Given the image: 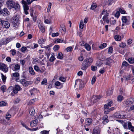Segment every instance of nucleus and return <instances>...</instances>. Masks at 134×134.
<instances>
[{
	"label": "nucleus",
	"mask_w": 134,
	"mask_h": 134,
	"mask_svg": "<svg viewBox=\"0 0 134 134\" xmlns=\"http://www.w3.org/2000/svg\"><path fill=\"white\" fill-rule=\"evenodd\" d=\"M40 134H49V131L47 130H43L40 132Z\"/></svg>",
	"instance_id": "3c124183"
},
{
	"label": "nucleus",
	"mask_w": 134,
	"mask_h": 134,
	"mask_svg": "<svg viewBox=\"0 0 134 134\" xmlns=\"http://www.w3.org/2000/svg\"><path fill=\"white\" fill-rule=\"evenodd\" d=\"M106 1V4L108 5H111L112 4V2L113 0H105Z\"/></svg>",
	"instance_id": "f704fd0d"
},
{
	"label": "nucleus",
	"mask_w": 134,
	"mask_h": 134,
	"mask_svg": "<svg viewBox=\"0 0 134 134\" xmlns=\"http://www.w3.org/2000/svg\"><path fill=\"white\" fill-rule=\"evenodd\" d=\"M44 41L45 39L43 38H42L39 40L38 42L40 44H42L44 43Z\"/></svg>",
	"instance_id": "a18cd8bd"
},
{
	"label": "nucleus",
	"mask_w": 134,
	"mask_h": 134,
	"mask_svg": "<svg viewBox=\"0 0 134 134\" xmlns=\"http://www.w3.org/2000/svg\"><path fill=\"white\" fill-rule=\"evenodd\" d=\"M22 3L23 4L24 12L26 15L29 14L27 10L29 9V7L27 4V3L25 1L23 0L21 1Z\"/></svg>",
	"instance_id": "20e7f679"
},
{
	"label": "nucleus",
	"mask_w": 134,
	"mask_h": 134,
	"mask_svg": "<svg viewBox=\"0 0 134 134\" xmlns=\"http://www.w3.org/2000/svg\"><path fill=\"white\" fill-rule=\"evenodd\" d=\"M123 103L124 105L127 107L131 106L134 104V98H131L126 101H124Z\"/></svg>",
	"instance_id": "f03ea898"
},
{
	"label": "nucleus",
	"mask_w": 134,
	"mask_h": 134,
	"mask_svg": "<svg viewBox=\"0 0 134 134\" xmlns=\"http://www.w3.org/2000/svg\"><path fill=\"white\" fill-rule=\"evenodd\" d=\"M93 98H94L93 102V103L97 102V101L99 100L101 98V97L99 96H94Z\"/></svg>",
	"instance_id": "a211bd4d"
},
{
	"label": "nucleus",
	"mask_w": 134,
	"mask_h": 134,
	"mask_svg": "<svg viewBox=\"0 0 134 134\" xmlns=\"http://www.w3.org/2000/svg\"><path fill=\"white\" fill-rule=\"evenodd\" d=\"M29 71L31 75H34V71L32 67H30L29 68Z\"/></svg>",
	"instance_id": "393cba45"
},
{
	"label": "nucleus",
	"mask_w": 134,
	"mask_h": 134,
	"mask_svg": "<svg viewBox=\"0 0 134 134\" xmlns=\"http://www.w3.org/2000/svg\"><path fill=\"white\" fill-rule=\"evenodd\" d=\"M85 46V48L88 51L90 50L91 49V47L90 46L87 44H85L84 45Z\"/></svg>",
	"instance_id": "7c9ffc66"
},
{
	"label": "nucleus",
	"mask_w": 134,
	"mask_h": 134,
	"mask_svg": "<svg viewBox=\"0 0 134 134\" xmlns=\"http://www.w3.org/2000/svg\"><path fill=\"white\" fill-rule=\"evenodd\" d=\"M96 5L95 4H93L91 5V8L93 10L96 8Z\"/></svg>",
	"instance_id": "13d9d810"
},
{
	"label": "nucleus",
	"mask_w": 134,
	"mask_h": 134,
	"mask_svg": "<svg viewBox=\"0 0 134 134\" xmlns=\"http://www.w3.org/2000/svg\"><path fill=\"white\" fill-rule=\"evenodd\" d=\"M7 103L4 101H1L0 102V106H3L6 105Z\"/></svg>",
	"instance_id": "8fccbe9b"
},
{
	"label": "nucleus",
	"mask_w": 134,
	"mask_h": 134,
	"mask_svg": "<svg viewBox=\"0 0 134 134\" xmlns=\"http://www.w3.org/2000/svg\"><path fill=\"white\" fill-rule=\"evenodd\" d=\"M52 46L53 44L52 43H51L48 45L44 46V48L45 49H48V51L49 52H50L51 50L50 47H52Z\"/></svg>",
	"instance_id": "b1692460"
},
{
	"label": "nucleus",
	"mask_w": 134,
	"mask_h": 134,
	"mask_svg": "<svg viewBox=\"0 0 134 134\" xmlns=\"http://www.w3.org/2000/svg\"><path fill=\"white\" fill-rule=\"evenodd\" d=\"M59 79L60 81L63 82H65V81L66 79L64 77H59Z\"/></svg>",
	"instance_id": "bf43d9fd"
},
{
	"label": "nucleus",
	"mask_w": 134,
	"mask_h": 134,
	"mask_svg": "<svg viewBox=\"0 0 134 134\" xmlns=\"http://www.w3.org/2000/svg\"><path fill=\"white\" fill-rule=\"evenodd\" d=\"M41 84L47 85V80L46 79L44 78L43 79V80L41 82Z\"/></svg>",
	"instance_id": "c9c22d12"
},
{
	"label": "nucleus",
	"mask_w": 134,
	"mask_h": 134,
	"mask_svg": "<svg viewBox=\"0 0 134 134\" xmlns=\"http://www.w3.org/2000/svg\"><path fill=\"white\" fill-rule=\"evenodd\" d=\"M121 124H122L124 128L125 129H128L127 127V124L126 123L124 122L123 121V122H122V123Z\"/></svg>",
	"instance_id": "603ef678"
},
{
	"label": "nucleus",
	"mask_w": 134,
	"mask_h": 134,
	"mask_svg": "<svg viewBox=\"0 0 134 134\" xmlns=\"http://www.w3.org/2000/svg\"><path fill=\"white\" fill-rule=\"evenodd\" d=\"M21 88L18 85H16L13 89V92L15 94L17 93L18 91L20 90Z\"/></svg>",
	"instance_id": "f8f14e48"
},
{
	"label": "nucleus",
	"mask_w": 134,
	"mask_h": 134,
	"mask_svg": "<svg viewBox=\"0 0 134 134\" xmlns=\"http://www.w3.org/2000/svg\"><path fill=\"white\" fill-rule=\"evenodd\" d=\"M96 79V76H93L92 79L91 83L93 84L95 82Z\"/></svg>",
	"instance_id": "49530a36"
},
{
	"label": "nucleus",
	"mask_w": 134,
	"mask_h": 134,
	"mask_svg": "<svg viewBox=\"0 0 134 134\" xmlns=\"http://www.w3.org/2000/svg\"><path fill=\"white\" fill-rule=\"evenodd\" d=\"M114 38L116 41H120L121 39V37L119 35H116L115 36Z\"/></svg>",
	"instance_id": "a878e982"
},
{
	"label": "nucleus",
	"mask_w": 134,
	"mask_h": 134,
	"mask_svg": "<svg viewBox=\"0 0 134 134\" xmlns=\"http://www.w3.org/2000/svg\"><path fill=\"white\" fill-rule=\"evenodd\" d=\"M113 115L114 117L116 118H122L124 116L121 115L120 113L118 112H116Z\"/></svg>",
	"instance_id": "9b49d317"
},
{
	"label": "nucleus",
	"mask_w": 134,
	"mask_h": 134,
	"mask_svg": "<svg viewBox=\"0 0 134 134\" xmlns=\"http://www.w3.org/2000/svg\"><path fill=\"white\" fill-rule=\"evenodd\" d=\"M123 99V97L121 95L118 96L117 98V100L118 101L121 102Z\"/></svg>",
	"instance_id": "e433bc0d"
},
{
	"label": "nucleus",
	"mask_w": 134,
	"mask_h": 134,
	"mask_svg": "<svg viewBox=\"0 0 134 134\" xmlns=\"http://www.w3.org/2000/svg\"><path fill=\"white\" fill-rule=\"evenodd\" d=\"M0 69L5 72H7L8 71L7 66L2 63H0Z\"/></svg>",
	"instance_id": "0eeeda50"
},
{
	"label": "nucleus",
	"mask_w": 134,
	"mask_h": 134,
	"mask_svg": "<svg viewBox=\"0 0 134 134\" xmlns=\"http://www.w3.org/2000/svg\"><path fill=\"white\" fill-rule=\"evenodd\" d=\"M122 20L123 23H125L127 25H129L130 23V21L127 20L125 16H122Z\"/></svg>",
	"instance_id": "2eb2a0df"
},
{
	"label": "nucleus",
	"mask_w": 134,
	"mask_h": 134,
	"mask_svg": "<svg viewBox=\"0 0 134 134\" xmlns=\"http://www.w3.org/2000/svg\"><path fill=\"white\" fill-rule=\"evenodd\" d=\"M61 83L59 81H57L55 83V85L57 86H59L60 85Z\"/></svg>",
	"instance_id": "774afa93"
},
{
	"label": "nucleus",
	"mask_w": 134,
	"mask_h": 134,
	"mask_svg": "<svg viewBox=\"0 0 134 134\" xmlns=\"http://www.w3.org/2000/svg\"><path fill=\"white\" fill-rule=\"evenodd\" d=\"M10 52H11L12 55L14 56L16 54V51L15 49H12L10 51Z\"/></svg>",
	"instance_id": "58836bf2"
},
{
	"label": "nucleus",
	"mask_w": 134,
	"mask_h": 134,
	"mask_svg": "<svg viewBox=\"0 0 134 134\" xmlns=\"http://www.w3.org/2000/svg\"><path fill=\"white\" fill-rule=\"evenodd\" d=\"M90 66L84 60L82 62L81 66V69L83 70H86Z\"/></svg>",
	"instance_id": "1a4fd4ad"
},
{
	"label": "nucleus",
	"mask_w": 134,
	"mask_h": 134,
	"mask_svg": "<svg viewBox=\"0 0 134 134\" xmlns=\"http://www.w3.org/2000/svg\"><path fill=\"white\" fill-rule=\"evenodd\" d=\"M13 39V38H12L8 37L6 39V42L8 43L12 41Z\"/></svg>",
	"instance_id": "de8ad7c7"
},
{
	"label": "nucleus",
	"mask_w": 134,
	"mask_h": 134,
	"mask_svg": "<svg viewBox=\"0 0 134 134\" xmlns=\"http://www.w3.org/2000/svg\"><path fill=\"white\" fill-rule=\"evenodd\" d=\"M21 64H22L23 66H24L25 63V61L24 59H21L20 61Z\"/></svg>",
	"instance_id": "4d7b16f0"
},
{
	"label": "nucleus",
	"mask_w": 134,
	"mask_h": 134,
	"mask_svg": "<svg viewBox=\"0 0 134 134\" xmlns=\"http://www.w3.org/2000/svg\"><path fill=\"white\" fill-rule=\"evenodd\" d=\"M57 57L58 58L60 59H62L63 58V54L62 52H60L58 53Z\"/></svg>",
	"instance_id": "c756f323"
},
{
	"label": "nucleus",
	"mask_w": 134,
	"mask_h": 134,
	"mask_svg": "<svg viewBox=\"0 0 134 134\" xmlns=\"http://www.w3.org/2000/svg\"><path fill=\"white\" fill-rule=\"evenodd\" d=\"M92 123V120L91 119L89 118H87L85 120V125L87 126L90 125Z\"/></svg>",
	"instance_id": "f3484780"
},
{
	"label": "nucleus",
	"mask_w": 134,
	"mask_h": 134,
	"mask_svg": "<svg viewBox=\"0 0 134 134\" xmlns=\"http://www.w3.org/2000/svg\"><path fill=\"white\" fill-rule=\"evenodd\" d=\"M59 48V46L58 45H55L53 47V49L55 51L58 50Z\"/></svg>",
	"instance_id": "79ce46f5"
},
{
	"label": "nucleus",
	"mask_w": 134,
	"mask_h": 134,
	"mask_svg": "<svg viewBox=\"0 0 134 134\" xmlns=\"http://www.w3.org/2000/svg\"><path fill=\"white\" fill-rule=\"evenodd\" d=\"M132 76L131 75H129L125 77V79L126 81H128L131 80V77Z\"/></svg>",
	"instance_id": "864d4df0"
},
{
	"label": "nucleus",
	"mask_w": 134,
	"mask_h": 134,
	"mask_svg": "<svg viewBox=\"0 0 134 134\" xmlns=\"http://www.w3.org/2000/svg\"><path fill=\"white\" fill-rule=\"evenodd\" d=\"M19 18L17 15H15L11 18L10 22L13 26V27H15L16 26L18 22Z\"/></svg>",
	"instance_id": "7ed1b4c3"
},
{
	"label": "nucleus",
	"mask_w": 134,
	"mask_h": 134,
	"mask_svg": "<svg viewBox=\"0 0 134 134\" xmlns=\"http://www.w3.org/2000/svg\"><path fill=\"white\" fill-rule=\"evenodd\" d=\"M126 44L125 43H122L120 44V46L121 47L124 48L126 46Z\"/></svg>",
	"instance_id": "052dcab7"
},
{
	"label": "nucleus",
	"mask_w": 134,
	"mask_h": 134,
	"mask_svg": "<svg viewBox=\"0 0 134 134\" xmlns=\"http://www.w3.org/2000/svg\"><path fill=\"white\" fill-rule=\"evenodd\" d=\"M37 123V121L36 120L32 121H31L30 125L32 127H35Z\"/></svg>",
	"instance_id": "aec40b11"
},
{
	"label": "nucleus",
	"mask_w": 134,
	"mask_h": 134,
	"mask_svg": "<svg viewBox=\"0 0 134 134\" xmlns=\"http://www.w3.org/2000/svg\"><path fill=\"white\" fill-rule=\"evenodd\" d=\"M119 12H120L121 14H125L126 12L125 10L123 8H120L119 9Z\"/></svg>",
	"instance_id": "4c0bfd02"
},
{
	"label": "nucleus",
	"mask_w": 134,
	"mask_h": 134,
	"mask_svg": "<svg viewBox=\"0 0 134 134\" xmlns=\"http://www.w3.org/2000/svg\"><path fill=\"white\" fill-rule=\"evenodd\" d=\"M20 82L25 87L31 85L33 83L32 81H27L25 79H21L20 81Z\"/></svg>",
	"instance_id": "423d86ee"
},
{
	"label": "nucleus",
	"mask_w": 134,
	"mask_h": 134,
	"mask_svg": "<svg viewBox=\"0 0 134 134\" xmlns=\"http://www.w3.org/2000/svg\"><path fill=\"white\" fill-rule=\"evenodd\" d=\"M107 13V10L105 9H103L102 13L100 14V16H101L103 14H105Z\"/></svg>",
	"instance_id": "680f3d73"
},
{
	"label": "nucleus",
	"mask_w": 134,
	"mask_h": 134,
	"mask_svg": "<svg viewBox=\"0 0 134 134\" xmlns=\"http://www.w3.org/2000/svg\"><path fill=\"white\" fill-rule=\"evenodd\" d=\"M10 14L9 12L6 8H4L2 10H0V15L4 16H6Z\"/></svg>",
	"instance_id": "39448f33"
},
{
	"label": "nucleus",
	"mask_w": 134,
	"mask_h": 134,
	"mask_svg": "<svg viewBox=\"0 0 134 134\" xmlns=\"http://www.w3.org/2000/svg\"><path fill=\"white\" fill-rule=\"evenodd\" d=\"M27 48L24 46H23L22 47L21 49V51L22 52H25V51H26Z\"/></svg>",
	"instance_id": "e2e57ef3"
},
{
	"label": "nucleus",
	"mask_w": 134,
	"mask_h": 134,
	"mask_svg": "<svg viewBox=\"0 0 134 134\" xmlns=\"http://www.w3.org/2000/svg\"><path fill=\"white\" fill-rule=\"evenodd\" d=\"M97 69V67L96 66L92 65L91 67V70L93 71H95Z\"/></svg>",
	"instance_id": "c03bdc74"
},
{
	"label": "nucleus",
	"mask_w": 134,
	"mask_h": 134,
	"mask_svg": "<svg viewBox=\"0 0 134 134\" xmlns=\"http://www.w3.org/2000/svg\"><path fill=\"white\" fill-rule=\"evenodd\" d=\"M104 112L105 114H107L109 113L110 112L109 109H104Z\"/></svg>",
	"instance_id": "338daca9"
},
{
	"label": "nucleus",
	"mask_w": 134,
	"mask_h": 134,
	"mask_svg": "<svg viewBox=\"0 0 134 134\" xmlns=\"http://www.w3.org/2000/svg\"><path fill=\"white\" fill-rule=\"evenodd\" d=\"M92 134H100V132L96 128H94L93 130Z\"/></svg>",
	"instance_id": "bb28decb"
},
{
	"label": "nucleus",
	"mask_w": 134,
	"mask_h": 134,
	"mask_svg": "<svg viewBox=\"0 0 134 134\" xmlns=\"http://www.w3.org/2000/svg\"><path fill=\"white\" fill-rule=\"evenodd\" d=\"M113 48L112 47H110L108 49V52L110 54L112 53L113 52Z\"/></svg>",
	"instance_id": "6e6d98bb"
},
{
	"label": "nucleus",
	"mask_w": 134,
	"mask_h": 134,
	"mask_svg": "<svg viewBox=\"0 0 134 134\" xmlns=\"http://www.w3.org/2000/svg\"><path fill=\"white\" fill-rule=\"evenodd\" d=\"M107 45V44L106 43H104L100 45L99 48L101 49H103L105 47H106Z\"/></svg>",
	"instance_id": "2f4dec72"
},
{
	"label": "nucleus",
	"mask_w": 134,
	"mask_h": 134,
	"mask_svg": "<svg viewBox=\"0 0 134 134\" xmlns=\"http://www.w3.org/2000/svg\"><path fill=\"white\" fill-rule=\"evenodd\" d=\"M1 75L2 76L1 77L2 78V81L4 82H5L6 81L7 78L6 76L4 75L2 73H1Z\"/></svg>",
	"instance_id": "72a5a7b5"
},
{
	"label": "nucleus",
	"mask_w": 134,
	"mask_h": 134,
	"mask_svg": "<svg viewBox=\"0 0 134 134\" xmlns=\"http://www.w3.org/2000/svg\"><path fill=\"white\" fill-rule=\"evenodd\" d=\"M128 62L131 64H132L134 62V59L133 58H130L128 60Z\"/></svg>",
	"instance_id": "473e14b6"
},
{
	"label": "nucleus",
	"mask_w": 134,
	"mask_h": 134,
	"mask_svg": "<svg viewBox=\"0 0 134 134\" xmlns=\"http://www.w3.org/2000/svg\"><path fill=\"white\" fill-rule=\"evenodd\" d=\"M127 125L128 129L134 133V127L132 125L131 122L130 121L128 122Z\"/></svg>",
	"instance_id": "4468645a"
},
{
	"label": "nucleus",
	"mask_w": 134,
	"mask_h": 134,
	"mask_svg": "<svg viewBox=\"0 0 134 134\" xmlns=\"http://www.w3.org/2000/svg\"><path fill=\"white\" fill-rule=\"evenodd\" d=\"M20 68V65L19 64H17L15 65L14 67V70L15 71H17L19 70Z\"/></svg>",
	"instance_id": "5701e85b"
},
{
	"label": "nucleus",
	"mask_w": 134,
	"mask_h": 134,
	"mask_svg": "<svg viewBox=\"0 0 134 134\" xmlns=\"http://www.w3.org/2000/svg\"><path fill=\"white\" fill-rule=\"evenodd\" d=\"M83 25L84 24L83 22H80L79 25V27L80 29H82L83 28Z\"/></svg>",
	"instance_id": "09e8293b"
},
{
	"label": "nucleus",
	"mask_w": 134,
	"mask_h": 134,
	"mask_svg": "<svg viewBox=\"0 0 134 134\" xmlns=\"http://www.w3.org/2000/svg\"><path fill=\"white\" fill-rule=\"evenodd\" d=\"M7 44L6 41V39L4 40V39H3L2 40V44H0V46H1L2 44Z\"/></svg>",
	"instance_id": "a19ab883"
},
{
	"label": "nucleus",
	"mask_w": 134,
	"mask_h": 134,
	"mask_svg": "<svg viewBox=\"0 0 134 134\" xmlns=\"http://www.w3.org/2000/svg\"><path fill=\"white\" fill-rule=\"evenodd\" d=\"M84 60L85 62L88 63L90 66L91 65L93 61V59L91 57L87 58Z\"/></svg>",
	"instance_id": "9d476101"
},
{
	"label": "nucleus",
	"mask_w": 134,
	"mask_h": 134,
	"mask_svg": "<svg viewBox=\"0 0 134 134\" xmlns=\"http://www.w3.org/2000/svg\"><path fill=\"white\" fill-rule=\"evenodd\" d=\"M6 4L9 9L14 8L15 10H18L20 8L19 4L18 3H15L13 0H7Z\"/></svg>",
	"instance_id": "f257e3e1"
},
{
	"label": "nucleus",
	"mask_w": 134,
	"mask_h": 134,
	"mask_svg": "<svg viewBox=\"0 0 134 134\" xmlns=\"http://www.w3.org/2000/svg\"><path fill=\"white\" fill-rule=\"evenodd\" d=\"M0 21L1 22L2 26H3L4 27L8 28L10 27V24L8 21L2 20H0Z\"/></svg>",
	"instance_id": "6e6552de"
},
{
	"label": "nucleus",
	"mask_w": 134,
	"mask_h": 134,
	"mask_svg": "<svg viewBox=\"0 0 134 134\" xmlns=\"http://www.w3.org/2000/svg\"><path fill=\"white\" fill-rule=\"evenodd\" d=\"M130 65L126 62L124 61L122 63L121 66L122 68H124V69L126 67H129Z\"/></svg>",
	"instance_id": "412c9836"
},
{
	"label": "nucleus",
	"mask_w": 134,
	"mask_h": 134,
	"mask_svg": "<svg viewBox=\"0 0 134 134\" xmlns=\"http://www.w3.org/2000/svg\"><path fill=\"white\" fill-rule=\"evenodd\" d=\"M34 69L37 71H41V70H40L39 67L37 65L34 66Z\"/></svg>",
	"instance_id": "37998d69"
},
{
	"label": "nucleus",
	"mask_w": 134,
	"mask_h": 134,
	"mask_svg": "<svg viewBox=\"0 0 134 134\" xmlns=\"http://www.w3.org/2000/svg\"><path fill=\"white\" fill-rule=\"evenodd\" d=\"M72 49V48L71 47H69L66 48V51L68 52L71 51Z\"/></svg>",
	"instance_id": "0e129e2a"
},
{
	"label": "nucleus",
	"mask_w": 134,
	"mask_h": 134,
	"mask_svg": "<svg viewBox=\"0 0 134 134\" xmlns=\"http://www.w3.org/2000/svg\"><path fill=\"white\" fill-rule=\"evenodd\" d=\"M29 112L31 115H34L35 112L34 109L33 108H31L29 110Z\"/></svg>",
	"instance_id": "cd10ccee"
},
{
	"label": "nucleus",
	"mask_w": 134,
	"mask_h": 134,
	"mask_svg": "<svg viewBox=\"0 0 134 134\" xmlns=\"http://www.w3.org/2000/svg\"><path fill=\"white\" fill-rule=\"evenodd\" d=\"M108 117V116L107 115H105L103 117L102 123L103 124H105L107 123L108 122L109 120L107 119Z\"/></svg>",
	"instance_id": "4be33fe9"
},
{
	"label": "nucleus",
	"mask_w": 134,
	"mask_h": 134,
	"mask_svg": "<svg viewBox=\"0 0 134 134\" xmlns=\"http://www.w3.org/2000/svg\"><path fill=\"white\" fill-rule=\"evenodd\" d=\"M120 13L119 11H117L115 15V17L118 18L119 17L120 15Z\"/></svg>",
	"instance_id": "69168bd1"
},
{
	"label": "nucleus",
	"mask_w": 134,
	"mask_h": 134,
	"mask_svg": "<svg viewBox=\"0 0 134 134\" xmlns=\"http://www.w3.org/2000/svg\"><path fill=\"white\" fill-rule=\"evenodd\" d=\"M12 78L13 77L16 78V81H17L18 80H19V77L20 76L19 73L18 72H15L12 74Z\"/></svg>",
	"instance_id": "6ab92c4d"
},
{
	"label": "nucleus",
	"mask_w": 134,
	"mask_h": 134,
	"mask_svg": "<svg viewBox=\"0 0 134 134\" xmlns=\"http://www.w3.org/2000/svg\"><path fill=\"white\" fill-rule=\"evenodd\" d=\"M113 91L111 90H108L107 92V94L108 96H109L111 95Z\"/></svg>",
	"instance_id": "ea45409f"
},
{
	"label": "nucleus",
	"mask_w": 134,
	"mask_h": 134,
	"mask_svg": "<svg viewBox=\"0 0 134 134\" xmlns=\"http://www.w3.org/2000/svg\"><path fill=\"white\" fill-rule=\"evenodd\" d=\"M106 61L105 65H110L113 62V60L110 58H107Z\"/></svg>",
	"instance_id": "dca6fc26"
},
{
	"label": "nucleus",
	"mask_w": 134,
	"mask_h": 134,
	"mask_svg": "<svg viewBox=\"0 0 134 134\" xmlns=\"http://www.w3.org/2000/svg\"><path fill=\"white\" fill-rule=\"evenodd\" d=\"M38 27L41 32L42 33H44L45 32V29L44 25L42 24H39L38 25Z\"/></svg>",
	"instance_id": "ddd939ff"
},
{
	"label": "nucleus",
	"mask_w": 134,
	"mask_h": 134,
	"mask_svg": "<svg viewBox=\"0 0 134 134\" xmlns=\"http://www.w3.org/2000/svg\"><path fill=\"white\" fill-rule=\"evenodd\" d=\"M63 40L62 39L60 38V39H57V40H56L54 42L55 43H62L63 42Z\"/></svg>",
	"instance_id": "c85d7f7f"
},
{
	"label": "nucleus",
	"mask_w": 134,
	"mask_h": 134,
	"mask_svg": "<svg viewBox=\"0 0 134 134\" xmlns=\"http://www.w3.org/2000/svg\"><path fill=\"white\" fill-rule=\"evenodd\" d=\"M59 33L58 32L55 33H53L52 34V36L53 37L57 36L59 35Z\"/></svg>",
	"instance_id": "5fc2aeb1"
}]
</instances>
